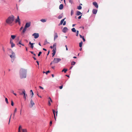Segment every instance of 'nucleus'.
<instances>
[{
    "label": "nucleus",
    "instance_id": "1",
    "mask_svg": "<svg viewBox=\"0 0 132 132\" xmlns=\"http://www.w3.org/2000/svg\"><path fill=\"white\" fill-rule=\"evenodd\" d=\"M26 71L23 69H21L20 71V76L21 78H25L26 77Z\"/></svg>",
    "mask_w": 132,
    "mask_h": 132
},
{
    "label": "nucleus",
    "instance_id": "2",
    "mask_svg": "<svg viewBox=\"0 0 132 132\" xmlns=\"http://www.w3.org/2000/svg\"><path fill=\"white\" fill-rule=\"evenodd\" d=\"M14 19V17L13 15L9 16V24H10L11 25H12L13 24V22Z\"/></svg>",
    "mask_w": 132,
    "mask_h": 132
},
{
    "label": "nucleus",
    "instance_id": "3",
    "mask_svg": "<svg viewBox=\"0 0 132 132\" xmlns=\"http://www.w3.org/2000/svg\"><path fill=\"white\" fill-rule=\"evenodd\" d=\"M56 43H55L53 45V49L52 50L53 53L52 54V57H53V56L55 55L56 52Z\"/></svg>",
    "mask_w": 132,
    "mask_h": 132
},
{
    "label": "nucleus",
    "instance_id": "4",
    "mask_svg": "<svg viewBox=\"0 0 132 132\" xmlns=\"http://www.w3.org/2000/svg\"><path fill=\"white\" fill-rule=\"evenodd\" d=\"M61 60V59L60 58H55L54 59L53 61L54 63H57L60 61Z\"/></svg>",
    "mask_w": 132,
    "mask_h": 132
},
{
    "label": "nucleus",
    "instance_id": "5",
    "mask_svg": "<svg viewBox=\"0 0 132 132\" xmlns=\"http://www.w3.org/2000/svg\"><path fill=\"white\" fill-rule=\"evenodd\" d=\"M10 57L12 59V62H13L15 58V53L13 52H12V54L11 55H10Z\"/></svg>",
    "mask_w": 132,
    "mask_h": 132
},
{
    "label": "nucleus",
    "instance_id": "6",
    "mask_svg": "<svg viewBox=\"0 0 132 132\" xmlns=\"http://www.w3.org/2000/svg\"><path fill=\"white\" fill-rule=\"evenodd\" d=\"M15 22L16 23L18 22L19 24H20L21 22L20 21V20L19 19V16H17V18L16 19Z\"/></svg>",
    "mask_w": 132,
    "mask_h": 132
},
{
    "label": "nucleus",
    "instance_id": "7",
    "mask_svg": "<svg viewBox=\"0 0 132 132\" xmlns=\"http://www.w3.org/2000/svg\"><path fill=\"white\" fill-rule=\"evenodd\" d=\"M32 36L34 37L36 39L39 37V34L38 33H34L32 34Z\"/></svg>",
    "mask_w": 132,
    "mask_h": 132
},
{
    "label": "nucleus",
    "instance_id": "8",
    "mask_svg": "<svg viewBox=\"0 0 132 132\" xmlns=\"http://www.w3.org/2000/svg\"><path fill=\"white\" fill-rule=\"evenodd\" d=\"M23 94L24 96H23V97L24 98L25 100H26V96H27V94H26V92L24 90H23L21 94Z\"/></svg>",
    "mask_w": 132,
    "mask_h": 132
},
{
    "label": "nucleus",
    "instance_id": "9",
    "mask_svg": "<svg viewBox=\"0 0 132 132\" xmlns=\"http://www.w3.org/2000/svg\"><path fill=\"white\" fill-rule=\"evenodd\" d=\"M93 5H94L96 8H97L98 7V5L96 2H93Z\"/></svg>",
    "mask_w": 132,
    "mask_h": 132
},
{
    "label": "nucleus",
    "instance_id": "10",
    "mask_svg": "<svg viewBox=\"0 0 132 132\" xmlns=\"http://www.w3.org/2000/svg\"><path fill=\"white\" fill-rule=\"evenodd\" d=\"M30 26V23L28 22L26 23L25 27L26 28L29 27Z\"/></svg>",
    "mask_w": 132,
    "mask_h": 132
},
{
    "label": "nucleus",
    "instance_id": "11",
    "mask_svg": "<svg viewBox=\"0 0 132 132\" xmlns=\"http://www.w3.org/2000/svg\"><path fill=\"white\" fill-rule=\"evenodd\" d=\"M10 43L11 44V47L12 48H13V47L15 46V44L12 42L11 39L10 40Z\"/></svg>",
    "mask_w": 132,
    "mask_h": 132
},
{
    "label": "nucleus",
    "instance_id": "12",
    "mask_svg": "<svg viewBox=\"0 0 132 132\" xmlns=\"http://www.w3.org/2000/svg\"><path fill=\"white\" fill-rule=\"evenodd\" d=\"M30 103L31 104V106H30V107L31 108L33 106L35 105V103L32 99L31 100Z\"/></svg>",
    "mask_w": 132,
    "mask_h": 132
},
{
    "label": "nucleus",
    "instance_id": "13",
    "mask_svg": "<svg viewBox=\"0 0 132 132\" xmlns=\"http://www.w3.org/2000/svg\"><path fill=\"white\" fill-rule=\"evenodd\" d=\"M68 29L67 27H64L62 30V31L64 33H65L68 31Z\"/></svg>",
    "mask_w": 132,
    "mask_h": 132
},
{
    "label": "nucleus",
    "instance_id": "14",
    "mask_svg": "<svg viewBox=\"0 0 132 132\" xmlns=\"http://www.w3.org/2000/svg\"><path fill=\"white\" fill-rule=\"evenodd\" d=\"M58 37V36L57 33H55L54 35V40H55Z\"/></svg>",
    "mask_w": 132,
    "mask_h": 132
},
{
    "label": "nucleus",
    "instance_id": "15",
    "mask_svg": "<svg viewBox=\"0 0 132 132\" xmlns=\"http://www.w3.org/2000/svg\"><path fill=\"white\" fill-rule=\"evenodd\" d=\"M97 10L95 9H93L92 10V12L94 14H96L97 13Z\"/></svg>",
    "mask_w": 132,
    "mask_h": 132
},
{
    "label": "nucleus",
    "instance_id": "16",
    "mask_svg": "<svg viewBox=\"0 0 132 132\" xmlns=\"http://www.w3.org/2000/svg\"><path fill=\"white\" fill-rule=\"evenodd\" d=\"M65 18H65L64 19L62 20H61L60 23V24L59 25L62 24H63V22H64V21L65 19Z\"/></svg>",
    "mask_w": 132,
    "mask_h": 132
},
{
    "label": "nucleus",
    "instance_id": "17",
    "mask_svg": "<svg viewBox=\"0 0 132 132\" xmlns=\"http://www.w3.org/2000/svg\"><path fill=\"white\" fill-rule=\"evenodd\" d=\"M34 43H31V42H30L29 43V45H31V46L30 47L32 48H33L34 47V46L33 45V44H34Z\"/></svg>",
    "mask_w": 132,
    "mask_h": 132
},
{
    "label": "nucleus",
    "instance_id": "18",
    "mask_svg": "<svg viewBox=\"0 0 132 132\" xmlns=\"http://www.w3.org/2000/svg\"><path fill=\"white\" fill-rule=\"evenodd\" d=\"M63 7V4H61L59 6V9L60 10H62Z\"/></svg>",
    "mask_w": 132,
    "mask_h": 132
},
{
    "label": "nucleus",
    "instance_id": "19",
    "mask_svg": "<svg viewBox=\"0 0 132 132\" xmlns=\"http://www.w3.org/2000/svg\"><path fill=\"white\" fill-rule=\"evenodd\" d=\"M49 98L50 99V100H49L48 101V105L50 106L51 105V103H50V101L52 102V100L50 97H49Z\"/></svg>",
    "mask_w": 132,
    "mask_h": 132
},
{
    "label": "nucleus",
    "instance_id": "20",
    "mask_svg": "<svg viewBox=\"0 0 132 132\" xmlns=\"http://www.w3.org/2000/svg\"><path fill=\"white\" fill-rule=\"evenodd\" d=\"M82 14V13L80 12V11H77L76 15H80L81 14Z\"/></svg>",
    "mask_w": 132,
    "mask_h": 132
},
{
    "label": "nucleus",
    "instance_id": "21",
    "mask_svg": "<svg viewBox=\"0 0 132 132\" xmlns=\"http://www.w3.org/2000/svg\"><path fill=\"white\" fill-rule=\"evenodd\" d=\"M27 29V28L24 27L22 31V32L23 33H24L26 31Z\"/></svg>",
    "mask_w": 132,
    "mask_h": 132
},
{
    "label": "nucleus",
    "instance_id": "22",
    "mask_svg": "<svg viewBox=\"0 0 132 132\" xmlns=\"http://www.w3.org/2000/svg\"><path fill=\"white\" fill-rule=\"evenodd\" d=\"M40 21L43 22H45L46 21V19H42L40 20Z\"/></svg>",
    "mask_w": 132,
    "mask_h": 132
},
{
    "label": "nucleus",
    "instance_id": "23",
    "mask_svg": "<svg viewBox=\"0 0 132 132\" xmlns=\"http://www.w3.org/2000/svg\"><path fill=\"white\" fill-rule=\"evenodd\" d=\"M72 31L74 32H76V30L75 28H73L71 29Z\"/></svg>",
    "mask_w": 132,
    "mask_h": 132
},
{
    "label": "nucleus",
    "instance_id": "24",
    "mask_svg": "<svg viewBox=\"0 0 132 132\" xmlns=\"http://www.w3.org/2000/svg\"><path fill=\"white\" fill-rule=\"evenodd\" d=\"M67 70H68L67 69H64L62 70V72H64L65 73H66Z\"/></svg>",
    "mask_w": 132,
    "mask_h": 132
},
{
    "label": "nucleus",
    "instance_id": "25",
    "mask_svg": "<svg viewBox=\"0 0 132 132\" xmlns=\"http://www.w3.org/2000/svg\"><path fill=\"white\" fill-rule=\"evenodd\" d=\"M15 37H16V36L15 35H12L11 36V37L13 39H15Z\"/></svg>",
    "mask_w": 132,
    "mask_h": 132
},
{
    "label": "nucleus",
    "instance_id": "26",
    "mask_svg": "<svg viewBox=\"0 0 132 132\" xmlns=\"http://www.w3.org/2000/svg\"><path fill=\"white\" fill-rule=\"evenodd\" d=\"M82 42H80L79 44V46L80 47H81L82 46Z\"/></svg>",
    "mask_w": 132,
    "mask_h": 132
},
{
    "label": "nucleus",
    "instance_id": "27",
    "mask_svg": "<svg viewBox=\"0 0 132 132\" xmlns=\"http://www.w3.org/2000/svg\"><path fill=\"white\" fill-rule=\"evenodd\" d=\"M81 8L82 7L80 5L78 6L77 8V9L78 10H81Z\"/></svg>",
    "mask_w": 132,
    "mask_h": 132
},
{
    "label": "nucleus",
    "instance_id": "28",
    "mask_svg": "<svg viewBox=\"0 0 132 132\" xmlns=\"http://www.w3.org/2000/svg\"><path fill=\"white\" fill-rule=\"evenodd\" d=\"M30 92L31 93V95H32L31 97H32L34 95V93L32 90H30Z\"/></svg>",
    "mask_w": 132,
    "mask_h": 132
},
{
    "label": "nucleus",
    "instance_id": "29",
    "mask_svg": "<svg viewBox=\"0 0 132 132\" xmlns=\"http://www.w3.org/2000/svg\"><path fill=\"white\" fill-rule=\"evenodd\" d=\"M49 43H48V42H47V40H46L45 41L44 44V45H45L46 44H47Z\"/></svg>",
    "mask_w": 132,
    "mask_h": 132
},
{
    "label": "nucleus",
    "instance_id": "30",
    "mask_svg": "<svg viewBox=\"0 0 132 132\" xmlns=\"http://www.w3.org/2000/svg\"><path fill=\"white\" fill-rule=\"evenodd\" d=\"M62 17V16L61 15H60L58 16V18L59 19H61Z\"/></svg>",
    "mask_w": 132,
    "mask_h": 132
},
{
    "label": "nucleus",
    "instance_id": "31",
    "mask_svg": "<svg viewBox=\"0 0 132 132\" xmlns=\"http://www.w3.org/2000/svg\"><path fill=\"white\" fill-rule=\"evenodd\" d=\"M5 101L7 103H8V99L6 97L5 98Z\"/></svg>",
    "mask_w": 132,
    "mask_h": 132
},
{
    "label": "nucleus",
    "instance_id": "32",
    "mask_svg": "<svg viewBox=\"0 0 132 132\" xmlns=\"http://www.w3.org/2000/svg\"><path fill=\"white\" fill-rule=\"evenodd\" d=\"M22 132H27V130L26 129H22Z\"/></svg>",
    "mask_w": 132,
    "mask_h": 132
},
{
    "label": "nucleus",
    "instance_id": "33",
    "mask_svg": "<svg viewBox=\"0 0 132 132\" xmlns=\"http://www.w3.org/2000/svg\"><path fill=\"white\" fill-rule=\"evenodd\" d=\"M76 63V62H75L73 61L71 63V65H74Z\"/></svg>",
    "mask_w": 132,
    "mask_h": 132
},
{
    "label": "nucleus",
    "instance_id": "34",
    "mask_svg": "<svg viewBox=\"0 0 132 132\" xmlns=\"http://www.w3.org/2000/svg\"><path fill=\"white\" fill-rule=\"evenodd\" d=\"M22 127L21 126H20L19 128V132H21L20 131V129Z\"/></svg>",
    "mask_w": 132,
    "mask_h": 132
},
{
    "label": "nucleus",
    "instance_id": "35",
    "mask_svg": "<svg viewBox=\"0 0 132 132\" xmlns=\"http://www.w3.org/2000/svg\"><path fill=\"white\" fill-rule=\"evenodd\" d=\"M69 1V2L71 4H72L73 3V1L72 0H68Z\"/></svg>",
    "mask_w": 132,
    "mask_h": 132
},
{
    "label": "nucleus",
    "instance_id": "36",
    "mask_svg": "<svg viewBox=\"0 0 132 132\" xmlns=\"http://www.w3.org/2000/svg\"><path fill=\"white\" fill-rule=\"evenodd\" d=\"M73 13V11L72 10L71 11V15H72Z\"/></svg>",
    "mask_w": 132,
    "mask_h": 132
},
{
    "label": "nucleus",
    "instance_id": "37",
    "mask_svg": "<svg viewBox=\"0 0 132 132\" xmlns=\"http://www.w3.org/2000/svg\"><path fill=\"white\" fill-rule=\"evenodd\" d=\"M76 34V36H78V34H79V31L78 30H77Z\"/></svg>",
    "mask_w": 132,
    "mask_h": 132
},
{
    "label": "nucleus",
    "instance_id": "38",
    "mask_svg": "<svg viewBox=\"0 0 132 132\" xmlns=\"http://www.w3.org/2000/svg\"><path fill=\"white\" fill-rule=\"evenodd\" d=\"M42 52H39L38 54V56H39L41 54H42Z\"/></svg>",
    "mask_w": 132,
    "mask_h": 132
},
{
    "label": "nucleus",
    "instance_id": "39",
    "mask_svg": "<svg viewBox=\"0 0 132 132\" xmlns=\"http://www.w3.org/2000/svg\"><path fill=\"white\" fill-rule=\"evenodd\" d=\"M2 50L5 53V50L4 47L3 46H2Z\"/></svg>",
    "mask_w": 132,
    "mask_h": 132
},
{
    "label": "nucleus",
    "instance_id": "40",
    "mask_svg": "<svg viewBox=\"0 0 132 132\" xmlns=\"http://www.w3.org/2000/svg\"><path fill=\"white\" fill-rule=\"evenodd\" d=\"M53 114H54V115H55V110H54L53 109Z\"/></svg>",
    "mask_w": 132,
    "mask_h": 132
},
{
    "label": "nucleus",
    "instance_id": "41",
    "mask_svg": "<svg viewBox=\"0 0 132 132\" xmlns=\"http://www.w3.org/2000/svg\"><path fill=\"white\" fill-rule=\"evenodd\" d=\"M17 110V109L15 108L14 111V114L16 112Z\"/></svg>",
    "mask_w": 132,
    "mask_h": 132
},
{
    "label": "nucleus",
    "instance_id": "42",
    "mask_svg": "<svg viewBox=\"0 0 132 132\" xmlns=\"http://www.w3.org/2000/svg\"><path fill=\"white\" fill-rule=\"evenodd\" d=\"M19 44H21V45L22 44L21 41H20L19 42V43H18L17 44V45H18Z\"/></svg>",
    "mask_w": 132,
    "mask_h": 132
},
{
    "label": "nucleus",
    "instance_id": "43",
    "mask_svg": "<svg viewBox=\"0 0 132 132\" xmlns=\"http://www.w3.org/2000/svg\"><path fill=\"white\" fill-rule=\"evenodd\" d=\"M39 87L40 89H42L43 90L44 89V88L42 87V86H39Z\"/></svg>",
    "mask_w": 132,
    "mask_h": 132
},
{
    "label": "nucleus",
    "instance_id": "44",
    "mask_svg": "<svg viewBox=\"0 0 132 132\" xmlns=\"http://www.w3.org/2000/svg\"><path fill=\"white\" fill-rule=\"evenodd\" d=\"M11 105L12 106H13V105H14L13 102V101H11Z\"/></svg>",
    "mask_w": 132,
    "mask_h": 132
},
{
    "label": "nucleus",
    "instance_id": "45",
    "mask_svg": "<svg viewBox=\"0 0 132 132\" xmlns=\"http://www.w3.org/2000/svg\"><path fill=\"white\" fill-rule=\"evenodd\" d=\"M63 88V85L59 86V88L60 89H61Z\"/></svg>",
    "mask_w": 132,
    "mask_h": 132
},
{
    "label": "nucleus",
    "instance_id": "46",
    "mask_svg": "<svg viewBox=\"0 0 132 132\" xmlns=\"http://www.w3.org/2000/svg\"><path fill=\"white\" fill-rule=\"evenodd\" d=\"M66 22L65 21H64L63 23V25H65L66 24Z\"/></svg>",
    "mask_w": 132,
    "mask_h": 132
},
{
    "label": "nucleus",
    "instance_id": "47",
    "mask_svg": "<svg viewBox=\"0 0 132 132\" xmlns=\"http://www.w3.org/2000/svg\"><path fill=\"white\" fill-rule=\"evenodd\" d=\"M50 72V71L49 70L47 71L46 72V73L47 75V74L48 73H49Z\"/></svg>",
    "mask_w": 132,
    "mask_h": 132
},
{
    "label": "nucleus",
    "instance_id": "48",
    "mask_svg": "<svg viewBox=\"0 0 132 132\" xmlns=\"http://www.w3.org/2000/svg\"><path fill=\"white\" fill-rule=\"evenodd\" d=\"M6 22L7 23H8V18L6 20Z\"/></svg>",
    "mask_w": 132,
    "mask_h": 132
},
{
    "label": "nucleus",
    "instance_id": "49",
    "mask_svg": "<svg viewBox=\"0 0 132 132\" xmlns=\"http://www.w3.org/2000/svg\"><path fill=\"white\" fill-rule=\"evenodd\" d=\"M65 47H66V50L67 51L68 50V48H67V45H65Z\"/></svg>",
    "mask_w": 132,
    "mask_h": 132
},
{
    "label": "nucleus",
    "instance_id": "50",
    "mask_svg": "<svg viewBox=\"0 0 132 132\" xmlns=\"http://www.w3.org/2000/svg\"><path fill=\"white\" fill-rule=\"evenodd\" d=\"M54 62H53V61H52V62H51V63H50V65H51V64H54Z\"/></svg>",
    "mask_w": 132,
    "mask_h": 132
},
{
    "label": "nucleus",
    "instance_id": "51",
    "mask_svg": "<svg viewBox=\"0 0 132 132\" xmlns=\"http://www.w3.org/2000/svg\"><path fill=\"white\" fill-rule=\"evenodd\" d=\"M79 36H80V37L81 38H83V37H84V36H82V35H81L80 34L79 35Z\"/></svg>",
    "mask_w": 132,
    "mask_h": 132
},
{
    "label": "nucleus",
    "instance_id": "52",
    "mask_svg": "<svg viewBox=\"0 0 132 132\" xmlns=\"http://www.w3.org/2000/svg\"><path fill=\"white\" fill-rule=\"evenodd\" d=\"M82 16V15H80L78 17V19H80L81 18V16Z\"/></svg>",
    "mask_w": 132,
    "mask_h": 132
},
{
    "label": "nucleus",
    "instance_id": "53",
    "mask_svg": "<svg viewBox=\"0 0 132 132\" xmlns=\"http://www.w3.org/2000/svg\"><path fill=\"white\" fill-rule=\"evenodd\" d=\"M52 124V121H51L50 122V126H51V125Z\"/></svg>",
    "mask_w": 132,
    "mask_h": 132
},
{
    "label": "nucleus",
    "instance_id": "54",
    "mask_svg": "<svg viewBox=\"0 0 132 132\" xmlns=\"http://www.w3.org/2000/svg\"><path fill=\"white\" fill-rule=\"evenodd\" d=\"M83 40V41L84 42H85V39L84 38V37H83V38H82Z\"/></svg>",
    "mask_w": 132,
    "mask_h": 132
},
{
    "label": "nucleus",
    "instance_id": "55",
    "mask_svg": "<svg viewBox=\"0 0 132 132\" xmlns=\"http://www.w3.org/2000/svg\"><path fill=\"white\" fill-rule=\"evenodd\" d=\"M23 28V27H21L20 29V30H22V29Z\"/></svg>",
    "mask_w": 132,
    "mask_h": 132
},
{
    "label": "nucleus",
    "instance_id": "56",
    "mask_svg": "<svg viewBox=\"0 0 132 132\" xmlns=\"http://www.w3.org/2000/svg\"><path fill=\"white\" fill-rule=\"evenodd\" d=\"M55 66H52V69H55Z\"/></svg>",
    "mask_w": 132,
    "mask_h": 132
},
{
    "label": "nucleus",
    "instance_id": "57",
    "mask_svg": "<svg viewBox=\"0 0 132 132\" xmlns=\"http://www.w3.org/2000/svg\"><path fill=\"white\" fill-rule=\"evenodd\" d=\"M33 58H34V60H36V59L35 57H33Z\"/></svg>",
    "mask_w": 132,
    "mask_h": 132
},
{
    "label": "nucleus",
    "instance_id": "58",
    "mask_svg": "<svg viewBox=\"0 0 132 132\" xmlns=\"http://www.w3.org/2000/svg\"><path fill=\"white\" fill-rule=\"evenodd\" d=\"M54 118H55V121H56V118L55 115H54Z\"/></svg>",
    "mask_w": 132,
    "mask_h": 132
},
{
    "label": "nucleus",
    "instance_id": "59",
    "mask_svg": "<svg viewBox=\"0 0 132 132\" xmlns=\"http://www.w3.org/2000/svg\"><path fill=\"white\" fill-rule=\"evenodd\" d=\"M43 50L45 51H47L46 49L44 48H43Z\"/></svg>",
    "mask_w": 132,
    "mask_h": 132
},
{
    "label": "nucleus",
    "instance_id": "60",
    "mask_svg": "<svg viewBox=\"0 0 132 132\" xmlns=\"http://www.w3.org/2000/svg\"><path fill=\"white\" fill-rule=\"evenodd\" d=\"M36 62L37 63V64L38 65L39 64L38 61H37Z\"/></svg>",
    "mask_w": 132,
    "mask_h": 132
},
{
    "label": "nucleus",
    "instance_id": "61",
    "mask_svg": "<svg viewBox=\"0 0 132 132\" xmlns=\"http://www.w3.org/2000/svg\"><path fill=\"white\" fill-rule=\"evenodd\" d=\"M30 52L32 54H33L34 53L32 51H30Z\"/></svg>",
    "mask_w": 132,
    "mask_h": 132
},
{
    "label": "nucleus",
    "instance_id": "62",
    "mask_svg": "<svg viewBox=\"0 0 132 132\" xmlns=\"http://www.w3.org/2000/svg\"><path fill=\"white\" fill-rule=\"evenodd\" d=\"M50 51H48V53H47V55H48L49 54V53H50Z\"/></svg>",
    "mask_w": 132,
    "mask_h": 132
},
{
    "label": "nucleus",
    "instance_id": "63",
    "mask_svg": "<svg viewBox=\"0 0 132 132\" xmlns=\"http://www.w3.org/2000/svg\"><path fill=\"white\" fill-rule=\"evenodd\" d=\"M50 48H51L52 49L53 48V46L52 47V46H50Z\"/></svg>",
    "mask_w": 132,
    "mask_h": 132
},
{
    "label": "nucleus",
    "instance_id": "64",
    "mask_svg": "<svg viewBox=\"0 0 132 132\" xmlns=\"http://www.w3.org/2000/svg\"><path fill=\"white\" fill-rule=\"evenodd\" d=\"M73 58H74V59H76V58H77V57H75V56H74L73 57Z\"/></svg>",
    "mask_w": 132,
    "mask_h": 132
}]
</instances>
